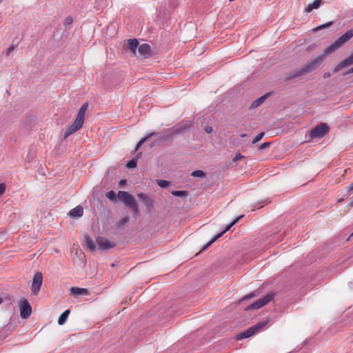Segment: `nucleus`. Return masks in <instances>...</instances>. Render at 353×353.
Here are the masks:
<instances>
[{"mask_svg": "<svg viewBox=\"0 0 353 353\" xmlns=\"http://www.w3.org/2000/svg\"><path fill=\"white\" fill-rule=\"evenodd\" d=\"M105 196L111 201H115L116 200V194L113 190L107 192Z\"/></svg>", "mask_w": 353, "mask_h": 353, "instance_id": "b1692460", "label": "nucleus"}, {"mask_svg": "<svg viewBox=\"0 0 353 353\" xmlns=\"http://www.w3.org/2000/svg\"><path fill=\"white\" fill-rule=\"evenodd\" d=\"M85 243L86 246L91 250L93 251L96 248V245L94 241L90 236H85Z\"/></svg>", "mask_w": 353, "mask_h": 353, "instance_id": "412c9836", "label": "nucleus"}, {"mask_svg": "<svg viewBox=\"0 0 353 353\" xmlns=\"http://www.w3.org/2000/svg\"><path fill=\"white\" fill-rule=\"evenodd\" d=\"M97 243L99 247L102 249H108L114 246V244H112L108 239L103 236H99L97 238Z\"/></svg>", "mask_w": 353, "mask_h": 353, "instance_id": "ddd939ff", "label": "nucleus"}, {"mask_svg": "<svg viewBox=\"0 0 353 353\" xmlns=\"http://www.w3.org/2000/svg\"><path fill=\"white\" fill-rule=\"evenodd\" d=\"M241 137H246V134H243L241 135Z\"/></svg>", "mask_w": 353, "mask_h": 353, "instance_id": "a18cd8bd", "label": "nucleus"}, {"mask_svg": "<svg viewBox=\"0 0 353 353\" xmlns=\"http://www.w3.org/2000/svg\"><path fill=\"white\" fill-rule=\"evenodd\" d=\"M253 296H254V293H251V294L245 296L244 299H250V298H252Z\"/></svg>", "mask_w": 353, "mask_h": 353, "instance_id": "58836bf2", "label": "nucleus"}, {"mask_svg": "<svg viewBox=\"0 0 353 353\" xmlns=\"http://www.w3.org/2000/svg\"><path fill=\"white\" fill-rule=\"evenodd\" d=\"M137 159H132V160H130V161H128V163H127V167L128 168H134L137 166Z\"/></svg>", "mask_w": 353, "mask_h": 353, "instance_id": "cd10ccee", "label": "nucleus"}, {"mask_svg": "<svg viewBox=\"0 0 353 353\" xmlns=\"http://www.w3.org/2000/svg\"><path fill=\"white\" fill-rule=\"evenodd\" d=\"M125 181L123 180V179L121 180L120 182H119L120 185H123V184H125Z\"/></svg>", "mask_w": 353, "mask_h": 353, "instance_id": "79ce46f5", "label": "nucleus"}, {"mask_svg": "<svg viewBox=\"0 0 353 353\" xmlns=\"http://www.w3.org/2000/svg\"><path fill=\"white\" fill-rule=\"evenodd\" d=\"M70 294H74L77 296H81V295H88V290L85 288H79L76 287H72L70 289Z\"/></svg>", "mask_w": 353, "mask_h": 353, "instance_id": "f3484780", "label": "nucleus"}, {"mask_svg": "<svg viewBox=\"0 0 353 353\" xmlns=\"http://www.w3.org/2000/svg\"><path fill=\"white\" fill-rule=\"evenodd\" d=\"M172 194L176 196H184L187 193L185 191H173Z\"/></svg>", "mask_w": 353, "mask_h": 353, "instance_id": "7c9ffc66", "label": "nucleus"}, {"mask_svg": "<svg viewBox=\"0 0 353 353\" xmlns=\"http://www.w3.org/2000/svg\"><path fill=\"white\" fill-rule=\"evenodd\" d=\"M69 314H70L69 310H66L63 313L61 314V315L59 316V318L58 319V323L60 325H62L65 323Z\"/></svg>", "mask_w": 353, "mask_h": 353, "instance_id": "4be33fe9", "label": "nucleus"}, {"mask_svg": "<svg viewBox=\"0 0 353 353\" xmlns=\"http://www.w3.org/2000/svg\"><path fill=\"white\" fill-rule=\"evenodd\" d=\"M322 3L321 0H314L305 8V12L309 13L314 9H318Z\"/></svg>", "mask_w": 353, "mask_h": 353, "instance_id": "dca6fc26", "label": "nucleus"}, {"mask_svg": "<svg viewBox=\"0 0 353 353\" xmlns=\"http://www.w3.org/2000/svg\"><path fill=\"white\" fill-rule=\"evenodd\" d=\"M353 37V30L347 31L345 34L338 38L333 43L327 47L322 55H319L313 59L308 61L300 69L291 72L290 79L296 78L301 75L307 74L313 70H316L317 67L323 61V59L328 56L330 54L335 52L340 48L343 45L347 42Z\"/></svg>", "mask_w": 353, "mask_h": 353, "instance_id": "f257e3e1", "label": "nucleus"}, {"mask_svg": "<svg viewBox=\"0 0 353 353\" xmlns=\"http://www.w3.org/2000/svg\"><path fill=\"white\" fill-rule=\"evenodd\" d=\"M83 123H82L75 119V120L74 121L72 124L71 125H70L64 132L63 138L66 139L68 137H69L74 132L80 130L81 128V127L83 126Z\"/></svg>", "mask_w": 353, "mask_h": 353, "instance_id": "1a4fd4ad", "label": "nucleus"}, {"mask_svg": "<svg viewBox=\"0 0 353 353\" xmlns=\"http://www.w3.org/2000/svg\"><path fill=\"white\" fill-rule=\"evenodd\" d=\"M3 302V299L1 298H0V304H1Z\"/></svg>", "mask_w": 353, "mask_h": 353, "instance_id": "49530a36", "label": "nucleus"}, {"mask_svg": "<svg viewBox=\"0 0 353 353\" xmlns=\"http://www.w3.org/2000/svg\"><path fill=\"white\" fill-rule=\"evenodd\" d=\"M243 158V156L239 153L235 155V157L233 158L232 161L234 162H236Z\"/></svg>", "mask_w": 353, "mask_h": 353, "instance_id": "473e14b6", "label": "nucleus"}, {"mask_svg": "<svg viewBox=\"0 0 353 353\" xmlns=\"http://www.w3.org/2000/svg\"><path fill=\"white\" fill-rule=\"evenodd\" d=\"M269 94H264L261 96V97L256 99L254 101L252 102V103L250 105V108H256L260 106L267 99Z\"/></svg>", "mask_w": 353, "mask_h": 353, "instance_id": "6ab92c4d", "label": "nucleus"}, {"mask_svg": "<svg viewBox=\"0 0 353 353\" xmlns=\"http://www.w3.org/2000/svg\"><path fill=\"white\" fill-rule=\"evenodd\" d=\"M330 75H331V74H330V72H325V73L323 74V77H324L325 79H327V78L330 77Z\"/></svg>", "mask_w": 353, "mask_h": 353, "instance_id": "ea45409f", "label": "nucleus"}, {"mask_svg": "<svg viewBox=\"0 0 353 353\" xmlns=\"http://www.w3.org/2000/svg\"><path fill=\"white\" fill-rule=\"evenodd\" d=\"M332 24V22L330 21V22L327 23L325 24L321 25V26H318L317 28H314V31H318V30H322V29H323L325 28H327V27L330 26Z\"/></svg>", "mask_w": 353, "mask_h": 353, "instance_id": "c756f323", "label": "nucleus"}, {"mask_svg": "<svg viewBox=\"0 0 353 353\" xmlns=\"http://www.w3.org/2000/svg\"><path fill=\"white\" fill-rule=\"evenodd\" d=\"M20 310V316L22 319H28L32 313V307L28 303V300L22 299L19 303Z\"/></svg>", "mask_w": 353, "mask_h": 353, "instance_id": "423d86ee", "label": "nucleus"}, {"mask_svg": "<svg viewBox=\"0 0 353 353\" xmlns=\"http://www.w3.org/2000/svg\"><path fill=\"white\" fill-rule=\"evenodd\" d=\"M83 208L81 206L78 205V206L75 207L74 208L72 209L70 211L69 214L72 217L79 218L83 215Z\"/></svg>", "mask_w": 353, "mask_h": 353, "instance_id": "a211bd4d", "label": "nucleus"}, {"mask_svg": "<svg viewBox=\"0 0 353 353\" xmlns=\"http://www.w3.org/2000/svg\"><path fill=\"white\" fill-rule=\"evenodd\" d=\"M328 130L329 128L326 123H320L311 130L310 137L312 139L321 138Z\"/></svg>", "mask_w": 353, "mask_h": 353, "instance_id": "20e7f679", "label": "nucleus"}, {"mask_svg": "<svg viewBox=\"0 0 353 353\" xmlns=\"http://www.w3.org/2000/svg\"><path fill=\"white\" fill-rule=\"evenodd\" d=\"M157 183L159 187H161L162 188H165L168 187L169 185V182L165 180H157Z\"/></svg>", "mask_w": 353, "mask_h": 353, "instance_id": "bb28decb", "label": "nucleus"}, {"mask_svg": "<svg viewBox=\"0 0 353 353\" xmlns=\"http://www.w3.org/2000/svg\"><path fill=\"white\" fill-rule=\"evenodd\" d=\"M265 135V133L264 132H260L259 134H258L254 138V139L252 140V143L253 144H255L258 141H259L261 139H263V137H264Z\"/></svg>", "mask_w": 353, "mask_h": 353, "instance_id": "c85d7f7f", "label": "nucleus"}, {"mask_svg": "<svg viewBox=\"0 0 353 353\" xmlns=\"http://www.w3.org/2000/svg\"><path fill=\"white\" fill-rule=\"evenodd\" d=\"M351 73H353V68L350 69V70L347 72V74H351Z\"/></svg>", "mask_w": 353, "mask_h": 353, "instance_id": "37998d69", "label": "nucleus"}, {"mask_svg": "<svg viewBox=\"0 0 353 353\" xmlns=\"http://www.w3.org/2000/svg\"><path fill=\"white\" fill-rule=\"evenodd\" d=\"M188 127L186 126H181V125H176L173 128V133L174 134H179L183 132Z\"/></svg>", "mask_w": 353, "mask_h": 353, "instance_id": "5701e85b", "label": "nucleus"}, {"mask_svg": "<svg viewBox=\"0 0 353 353\" xmlns=\"http://www.w3.org/2000/svg\"><path fill=\"white\" fill-rule=\"evenodd\" d=\"M88 108V103H87V102L84 103L80 108L76 119L83 123L84 119H85V112H86Z\"/></svg>", "mask_w": 353, "mask_h": 353, "instance_id": "2eb2a0df", "label": "nucleus"}, {"mask_svg": "<svg viewBox=\"0 0 353 353\" xmlns=\"http://www.w3.org/2000/svg\"><path fill=\"white\" fill-rule=\"evenodd\" d=\"M353 64V52L350 57L341 61L338 65L334 68V72L336 73L341 69L350 66Z\"/></svg>", "mask_w": 353, "mask_h": 353, "instance_id": "9d476101", "label": "nucleus"}, {"mask_svg": "<svg viewBox=\"0 0 353 353\" xmlns=\"http://www.w3.org/2000/svg\"><path fill=\"white\" fill-rule=\"evenodd\" d=\"M268 324L267 321L259 322L255 325L249 327L244 332H241L237 336L238 339H243L253 336L256 332L263 330Z\"/></svg>", "mask_w": 353, "mask_h": 353, "instance_id": "7ed1b4c3", "label": "nucleus"}, {"mask_svg": "<svg viewBox=\"0 0 353 353\" xmlns=\"http://www.w3.org/2000/svg\"><path fill=\"white\" fill-rule=\"evenodd\" d=\"M270 142H265V143H263V144L261 145L259 148L261 150H263V149H265V148H268L270 146Z\"/></svg>", "mask_w": 353, "mask_h": 353, "instance_id": "f704fd0d", "label": "nucleus"}, {"mask_svg": "<svg viewBox=\"0 0 353 353\" xmlns=\"http://www.w3.org/2000/svg\"><path fill=\"white\" fill-rule=\"evenodd\" d=\"M347 192L349 195L353 192V182L347 187Z\"/></svg>", "mask_w": 353, "mask_h": 353, "instance_id": "72a5a7b5", "label": "nucleus"}, {"mask_svg": "<svg viewBox=\"0 0 353 353\" xmlns=\"http://www.w3.org/2000/svg\"><path fill=\"white\" fill-rule=\"evenodd\" d=\"M351 236H353V232L352 233Z\"/></svg>", "mask_w": 353, "mask_h": 353, "instance_id": "de8ad7c7", "label": "nucleus"}, {"mask_svg": "<svg viewBox=\"0 0 353 353\" xmlns=\"http://www.w3.org/2000/svg\"><path fill=\"white\" fill-rule=\"evenodd\" d=\"M139 53L144 57H148L151 54L150 46L148 43H143L138 48Z\"/></svg>", "mask_w": 353, "mask_h": 353, "instance_id": "f8f14e48", "label": "nucleus"}, {"mask_svg": "<svg viewBox=\"0 0 353 353\" xmlns=\"http://www.w3.org/2000/svg\"><path fill=\"white\" fill-rule=\"evenodd\" d=\"M72 21H73L72 17L70 16H68L65 19L63 24L65 26H67L68 25H70L72 23Z\"/></svg>", "mask_w": 353, "mask_h": 353, "instance_id": "2f4dec72", "label": "nucleus"}, {"mask_svg": "<svg viewBox=\"0 0 353 353\" xmlns=\"http://www.w3.org/2000/svg\"><path fill=\"white\" fill-rule=\"evenodd\" d=\"M272 296L270 294H268L264 296L263 297L259 299L258 301H255L252 304L246 307V310H257L265 305L269 301H271Z\"/></svg>", "mask_w": 353, "mask_h": 353, "instance_id": "0eeeda50", "label": "nucleus"}, {"mask_svg": "<svg viewBox=\"0 0 353 353\" xmlns=\"http://www.w3.org/2000/svg\"><path fill=\"white\" fill-rule=\"evenodd\" d=\"M15 47L14 46H10L8 49H7V51H6V55L7 56H9L10 53L11 52H12L14 50Z\"/></svg>", "mask_w": 353, "mask_h": 353, "instance_id": "e433bc0d", "label": "nucleus"}, {"mask_svg": "<svg viewBox=\"0 0 353 353\" xmlns=\"http://www.w3.org/2000/svg\"><path fill=\"white\" fill-rule=\"evenodd\" d=\"M350 206L353 207V196L350 199Z\"/></svg>", "mask_w": 353, "mask_h": 353, "instance_id": "a19ab883", "label": "nucleus"}, {"mask_svg": "<svg viewBox=\"0 0 353 353\" xmlns=\"http://www.w3.org/2000/svg\"><path fill=\"white\" fill-rule=\"evenodd\" d=\"M138 199L143 201L148 210H150L153 207V201L144 193H139L137 194Z\"/></svg>", "mask_w": 353, "mask_h": 353, "instance_id": "9b49d317", "label": "nucleus"}, {"mask_svg": "<svg viewBox=\"0 0 353 353\" xmlns=\"http://www.w3.org/2000/svg\"><path fill=\"white\" fill-rule=\"evenodd\" d=\"M121 221H122L123 223H125V222L128 221V218H125V219H123Z\"/></svg>", "mask_w": 353, "mask_h": 353, "instance_id": "c03bdc74", "label": "nucleus"}, {"mask_svg": "<svg viewBox=\"0 0 353 353\" xmlns=\"http://www.w3.org/2000/svg\"><path fill=\"white\" fill-rule=\"evenodd\" d=\"M129 49L133 54H135L136 50L138 47L139 42L136 39H130L128 41Z\"/></svg>", "mask_w": 353, "mask_h": 353, "instance_id": "aec40b11", "label": "nucleus"}, {"mask_svg": "<svg viewBox=\"0 0 353 353\" xmlns=\"http://www.w3.org/2000/svg\"><path fill=\"white\" fill-rule=\"evenodd\" d=\"M212 127H210V126H206V127L205 128V131L207 133H210V132H212Z\"/></svg>", "mask_w": 353, "mask_h": 353, "instance_id": "4c0bfd02", "label": "nucleus"}, {"mask_svg": "<svg viewBox=\"0 0 353 353\" xmlns=\"http://www.w3.org/2000/svg\"><path fill=\"white\" fill-rule=\"evenodd\" d=\"M243 216V215H241L239 216V217H237L236 219H235L234 221H232V223L228 225L225 228V230L221 232V233H219V234H217L216 236H215L210 241H209L201 250V251H203L205 250V249H207L210 245H211L215 241H216L218 239H219L225 232H226L227 231H228L234 224H236L242 217Z\"/></svg>", "mask_w": 353, "mask_h": 353, "instance_id": "6e6552de", "label": "nucleus"}, {"mask_svg": "<svg viewBox=\"0 0 353 353\" xmlns=\"http://www.w3.org/2000/svg\"><path fill=\"white\" fill-rule=\"evenodd\" d=\"M118 197L125 205L128 206L135 214L139 213V208L132 195L125 191H119Z\"/></svg>", "mask_w": 353, "mask_h": 353, "instance_id": "f03ea898", "label": "nucleus"}, {"mask_svg": "<svg viewBox=\"0 0 353 353\" xmlns=\"http://www.w3.org/2000/svg\"><path fill=\"white\" fill-rule=\"evenodd\" d=\"M6 190V185L4 183H0V195L3 194Z\"/></svg>", "mask_w": 353, "mask_h": 353, "instance_id": "c9c22d12", "label": "nucleus"}, {"mask_svg": "<svg viewBox=\"0 0 353 353\" xmlns=\"http://www.w3.org/2000/svg\"><path fill=\"white\" fill-rule=\"evenodd\" d=\"M191 175L194 177H203L205 176V173L203 171L198 170L193 171Z\"/></svg>", "mask_w": 353, "mask_h": 353, "instance_id": "a878e982", "label": "nucleus"}, {"mask_svg": "<svg viewBox=\"0 0 353 353\" xmlns=\"http://www.w3.org/2000/svg\"><path fill=\"white\" fill-rule=\"evenodd\" d=\"M43 283V275L40 272H37L33 278L31 291L34 295H37L41 290Z\"/></svg>", "mask_w": 353, "mask_h": 353, "instance_id": "39448f33", "label": "nucleus"}, {"mask_svg": "<svg viewBox=\"0 0 353 353\" xmlns=\"http://www.w3.org/2000/svg\"><path fill=\"white\" fill-rule=\"evenodd\" d=\"M154 135V133H151L148 136H147L146 137L141 139L137 145V147H136V150H137L139 148H140L149 138H150L151 137H152Z\"/></svg>", "mask_w": 353, "mask_h": 353, "instance_id": "393cba45", "label": "nucleus"}, {"mask_svg": "<svg viewBox=\"0 0 353 353\" xmlns=\"http://www.w3.org/2000/svg\"><path fill=\"white\" fill-rule=\"evenodd\" d=\"M88 108V103H87V102L84 103L80 108L76 119L83 123L84 119H85V112H86Z\"/></svg>", "mask_w": 353, "mask_h": 353, "instance_id": "4468645a", "label": "nucleus"}]
</instances>
